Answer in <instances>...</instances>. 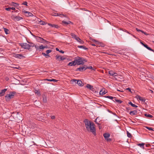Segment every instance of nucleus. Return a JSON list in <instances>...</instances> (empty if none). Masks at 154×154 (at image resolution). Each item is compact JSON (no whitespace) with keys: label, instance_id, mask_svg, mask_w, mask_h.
Returning <instances> with one entry per match:
<instances>
[{"label":"nucleus","instance_id":"1","mask_svg":"<svg viewBox=\"0 0 154 154\" xmlns=\"http://www.w3.org/2000/svg\"><path fill=\"white\" fill-rule=\"evenodd\" d=\"M86 130L88 131H90L94 135H96V131L95 125L94 123L88 119H85L84 121Z\"/></svg>","mask_w":154,"mask_h":154},{"label":"nucleus","instance_id":"2","mask_svg":"<svg viewBox=\"0 0 154 154\" xmlns=\"http://www.w3.org/2000/svg\"><path fill=\"white\" fill-rule=\"evenodd\" d=\"M76 63L77 65H80L81 64H83L85 62H86L87 60L84 58L78 57L75 58Z\"/></svg>","mask_w":154,"mask_h":154},{"label":"nucleus","instance_id":"3","mask_svg":"<svg viewBox=\"0 0 154 154\" xmlns=\"http://www.w3.org/2000/svg\"><path fill=\"white\" fill-rule=\"evenodd\" d=\"M19 45L23 48L28 49L29 51H32L31 48H30V45L26 43H20Z\"/></svg>","mask_w":154,"mask_h":154},{"label":"nucleus","instance_id":"4","mask_svg":"<svg viewBox=\"0 0 154 154\" xmlns=\"http://www.w3.org/2000/svg\"><path fill=\"white\" fill-rule=\"evenodd\" d=\"M15 91L10 92L9 94H7L5 96V98L6 100H10L14 97V95L16 94Z\"/></svg>","mask_w":154,"mask_h":154},{"label":"nucleus","instance_id":"5","mask_svg":"<svg viewBox=\"0 0 154 154\" xmlns=\"http://www.w3.org/2000/svg\"><path fill=\"white\" fill-rule=\"evenodd\" d=\"M71 81L72 82H74L75 83H77L78 85L80 86H82L84 85L83 84L81 80L73 79Z\"/></svg>","mask_w":154,"mask_h":154},{"label":"nucleus","instance_id":"6","mask_svg":"<svg viewBox=\"0 0 154 154\" xmlns=\"http://www.w3.org/2000/svg\"><path fill=\"white\" fill-rule=\"evenodd\" d=\"M14 56L15 57L21 59L23 58H25V57L22 54H14Z\"/></svg>","mask_w":154,"mask_h":154},{"label":"nucleus","instance_id":"7","mask_svg":"<svg viewBox=\"0 0 154 154\" xmlns=\"http://www.w3.org/2000/svg\"><path fill=\"white\" fill-rule=\"evenodd\" d=\"M86 70V67L82 66L77 68L76 69V71H79L81 72H83Z\"/></svg>","mask_w":154,"mask_h":154},{"label":"nucleus","instance_id":"8","mask_svg":"<svg viewBox=\"0 0 154 154\" xmlns=\"http://www.w3.org/2000/svg\"><path fill=\"white\" fill-rule=\"evenodd\" d=\"M13 19L15 21H18L23 19V18L19 16H13Z\"/></svg>","mask_w":154,"mask_h":154},{"label":"nucleus","instance_id":"9","mask_svg":"<svg viewBox=\"0 0 154 154\" xmlns=\"http://www.w3.org/2000/svg\"><path fill=\"white\" fill-rule=\"evenodd\" d=\"M136 97L137 100H138L140 101H142L143 102H145L146 101V99L139 95H137L136 96Z\"/></svg>","mask_w":154,"mask_h":154},{"label":"nucleus","instance_id":"10","mask_svg":"<svg viewBox=\"0 0 154 154\" xmlns=\"http://www.w3.org/2000/svg\"><path fill=\"white\" fill-rule=\"evenodd\" d=\"M77 65L76 63V61L75 59L73 61L69 62L68 64V65L69 66H75Z\"/></svg>","mask_w":154,"mask_h":154},{"label":"nucleus","instance_id":"11","mask_svg":"<svg viewBox=\"0 0 154 154\" xmlns=\"http://www.w3.org/2000/svg\"><path fill=\"white\" fill-rule=\"evenodd\" d=\"M48 25L51 26L52 27H54L56 29H59L60 27L58 26L57 25L53 24L51 23H48Z\"/></svg>","mask_w":154,"mask_h":154},{"label":"nucleus","instance_id":"12","mask_svg":"<svg viewBox=\"0 0 154 154\" xmlns=\"http://www.w3.org/2000/svg\"><path fill=\"white\" fill-rule=\"evenodd\" d=\"M7 89H4L1 91L0 92V97H2L4 95L5 92L7 91Z\"/></svg>","mask_w":154,"mask_h":154},{"label":"nucleus","instance_id":"13","mask_svg":"<svg viewBox=\"0 0 154 154\" xmlns=\"http://www.w3.org/2000/svg\"><path fill=\"white\" fill-rule=\"evenodd\" d=\"M23 12H24L26 14V15L27 17H31L33 15L32 13L29 11H23Z\"/></svg>","mask_w":154,"mask_h":154},{"label":"nucleus","instance_id":"14","mask_svg":"<svg viewBox=\"0 0 154 154\" xmlns=\"http://www.w3.org/2000/svg\"><path fill=\"white\" fill-rule=\"evenodd\" d=\"M130 114L132 115H136L137 114V110H134L133 111H131L129 113Z\"/></svg>","mask_w":154,"mask_h":154},{"label":"nucleus","instance_id":"15","mask_svg":"<svg viewBox=\"0 0 154 154\" xmlns=\"http://www.w3.org/2000/svg\"><path fill=\"white\" fill-rule=\"evenodd\" d=\"M37 39L38 42L42 43L43 42L44 40H45V39L43 38L39 37H37Z\"/></svg>","mask_w":154,"mask_h":154},{"label":"nucleus","instance_id":"16","mask_svg":"<svg viewBox=\"0 0 154 154\" xmlns=\"http://www.w3.org/2000/svg\"><path fill=\"white\" fill-rule=\"evenodd\" d=\"M103 136L105 139L106 140L110 137V134L108 133H105L103 134Z\"/></svg>","mask_w":154,"mask_h":154},{"label":"nucleus","instance_id":"17","mask_svg":"<svg viewBox=\"0 0 154 154\" xmlns=\"http://www.w3.org/2000/svg\"><path fill=\"white\" fill-rule=\"evenodd\" d=\"M97 44V45L96 46L97 47L100 46L103 47L105 46V45L99 42H98Z\"/></svg>","mask_w":154,"mask_h":154},{"label":"nucleus","instance_id":"18","mask_svg":"<svg viewBox=\"0 0 154 154\" xmlns=\"http://www.w3.org/2000/svg\"><path fill=\"white\" fill-rule=\"evenodd\" d=\"M77 47L79 48H82L84 50H86L88 49L84 45H78Z\"/></svg>","mask_w":154,"mask_h":154},{"label":"nucleus","instance_id":"19","mask_svg":"<svg viewBox=\"0 0 154 154\" xmlns=\"http://www.w3.org/2000/svg\"><path fill=\"white\" fill-rule=\"evenodd\" d=\"M71 22L70 21L66 22L64 20L62 22V24L66 25H67L69 24Z\"/></svg>","mask_w":154,"mask_h":154},{"label":"nucleus","instance_id":"20","mask_svg":"<svg viewBox=\"0 0 154 154\" xmlns=\"http://www.w3.org/2000/svg\"><path fill=\"white\" fill-rule=\"evenodd\" d=\"M144 46L148 50H149L152 51H154L152 49L150 48L149 47H148V45L147 44H145V45H144Z\"/></svg>","mask_w":154,"mask_h":154},{"label":"nucleus","instance_id":"21","mask_svg":"<svg viewBox=\"0 0 154 154\" xmlns=\"http://www.w3.org/2000/svg\"><path fill=\"white\" fill-rule=\"evenodd\" d=\"M43 101L44 103H46L47 101V98L46 96L45 95H42Z\"/></svg>","mask_w":154,"mask_h":154},{"label":"nucleus","instance_id":"22","mask_svg":"<svg viewBox=\"0 0 154 154\" xmlns=\"http://www.w3.org/2000/svg\"><path fill=\"white\" fill-rule=\"evenodd\" d=\"M128 103L133 107H138V106L136 105L133 104L131 101L129 102Z\"/></svg>","mask_w":154,"mask_h":154},{"label":"nucleus","instance_id":"23","mask_svg":"<svg viewBox=\"0 0 154 154\" xmlns=\"http://www.w3.org/2000/svg\"><path fill=\"white\" fill-rule=\"evenodd\" d=\"M4 29L6 34H8L9 33L10 31L8 29L5 28H4Z\"/></svg>","mask_w":154,"mask_h":154},{"label":"nucleus","instance_id":"24","mask_svg":"<svg viewBox=\"0 0 154 154\" xmlns=\"http://www.w3.org/2000/svg\"><path fill=\"white\" fill-rule=\"evenodd\" d=\"M46 80L48 81L49 82H57L58 81V80L54 79H46Z\"/></svg>","mask_w":154,"mask_h":154},{"label":"nucleus","instance_id":"25","mask_svg":"<svg viewBox=\"0 0 154 154\" xmlns=\"http://www.w3.org/2000/svg\"><path fill=\"white\" fill-rule=\"evenodd\" d=\"M86 87L87 88L91 90V88L92 89L93 86L89 84H88L86 85Z\"/></svg>","mask_w":154,"mask_h":154},{"label":"nucleus","instance_id":"26","mask_svg":"<svg viewBox=\"0 0 154 154\" xmlns=\"http://www.w3.org/2000/svg\"><path fill=\"white\" fill-rule=\"evenodd\" d=\"M144 145L145 144L144 143H139L137 144L138 146H139L140 147H142L143 149H144Z\"/></svg>","mask_w":154,"mask_h":154},{"label":"nucleus","instance_id":"27","mask_svg":"<svg viewBox=\"0 0 154 154\" xmlns=\"http://www.w3.org/2000/svg\"><path fill=\"white\" fill-rule=\"evenodd\" d=\"M144 115L145 116L147 117L152 118L153 117V116L152 115L149 114L145 113Z\"/></svg>","mask_w":154,"mask_h":154},{"label":"nucleus","instance_id":"28","mask_svg":"<svg viewBox=\"0 0 154 154\" xmlns=\"http://www.w3.org/2000/svg\"><path fill=\"white\" fill-rule=\"evenodd\" d=\"M70 35L72 36V38H74V39L77 37V36L75 35L72 33H70Z\"/></svg>","mask_w":154,"mask_h":154},{"label":"nucleus","instance_id":"29","mask_svg":"<svg viewBox=\"0 0 154 154\" xmlns=\"http://www.w3.org/2000/svg\"><path fill=\"white\" fill-rule=\"evenodd\" d=\"M40 24L41 25H45L46 24H47V23H46L45 22L43 21H42V20H41L40 21Z\"/></svg>","mask_w":154,"mask_h":154},{"label":"nucleus","instance_id":"30","mask_svg":"<svg viewBox=\"0 0 154 154\" xmlns=\"http://www.w3.org/2000/svg\"><path fill=\"white\" fill-rule=\"evenodd\" d=\"M146 128L149 131H154V130L153 129V128L151 127L146 126Z\"/></svg>","mask_w":154,"mask_h":154},{"label":"nucleus","instance_id":"31","mask_svg":"<svg viewBox=\"0 0 154 154\" xmlns=\"http://www.w3.org/2000/svg\"><path fill=\"white\" fill-rule=\"evenodd\" d=\"M100 94L101 95H104L106 93V92H105V91H103V90H101L100 91Z\"/></svg>","mask_w":154,"mask_h":154},{"label":"nucleus","instance_id":"32","mask_svg":"<svg viewBox=\"0 0 154 154\" xmlns=\"http://www.w3.org/2000/svg\"><path fill=\"white\" fill-rule=\"evenodd\" d=\"M127 136L128 137L131 138L132 137V136H131V134L130 133H129L128 131H127Z\"/></svg>","mask_w":154,"mask_h":154},{"label":"nucleus","instance_id":"33","mask_svg":"<svg viewBox=\"0 0 154 154\" xmlns=\"http://www.w3.org/2000/svg\"><path fill=\"white\" fill-rule=\"evenodd\" d=\"M114 72L113 71H110L109 72V73L111 75H114Z\"/></svg>","mask_w":154,"mask_h":154},{"label":"nucleus","instance_id":"34","mask_svg":"<svg viewBox=\"0 0 154 154\" xmlns=\"http://www.w3.org/2000/svg\"><path fill=\"white\" fill-rule=\"evenodd\" d=\"M12 5L14 7H17V5H18V4L14 2H12Z\"/></svg>","mask_w":154,"mask_h":154},{"label":"nucleus","instance_id":"35","mask_svg":"<svg viewBox=\"0 0 154 154\" xmlns=\"http://www.w3.org/2000/svg\"><path fill=\"white\" fill-rule=\"evenodd\" d=\"M86 69H93V70L94 69L93 68V67L92 66H86Z\"/></svg>","mask_w":154,"mask_h":154},{"label":"nucleus","instance_id":"36","mask_svg":"<svg viewBox=\"0 0 154 154\" xmlns=\"http://www.w3.org/2000/svg\"><path fill=\"white\" fill-rule=\"evenodd\" d=\"M45 48V47H44V46L42 45H40L39 47V49H44Z\"/></svg>","mask_w":154,"mask_h":154},{"label":"nucleus","instance_id":"37","mask_svg":"<svg viewBox=\"0 0 154 154\" xmlns=\"http://www.w3.org/2000/svg\"><path fill=\"white\" fill-rule=\"evenodd\" d=\"M106 98H109L110 99H112L113 98V97L111 96H107L105 97Z\"/></svg>","mask_w":154,"mask_h":154},{"label":"nucleus","instance_id":"38","mask_svg":"<svg viewBox=\"0 0 154 154\" xmlns=\"http://www.w3.org/2000/svg\"><path fill=\"white\" fill-rule=\"evenodd\" d=\"M34 92L35 94H37L38 95H40V92L37 90H35Z\"/></svg>","mask_w":154,"mask_h":154},{"label":"nucleus","instance_id":"39","mask_svg":"<svg viewBox=\"0 0 154 154\" xmlns=\"http://www.w3.org/2000/svg\"><path fill=\"white\" fill-rule=\"evenodd\" d=\"M75 39L78 42H79V41L81 40V39L77 36L75 38Z\"/></svg>","mask_w":154,"mask_h":154},{"label":"nucleus","instance_id":"40","mask_svg":"<svg viewBox=\"0 0 154 154\" xmlns=\"http://www.w3.org/2000/svg\"><path fill=\"white\" fill-rule=\"evenodd\" d=\"M52 51V50H47L46 51V53L47 54H48L51 53Z\"/></svg>","mask_w":154,"mask_h":154},{"label":"nucleus","instance_id":"41","mask_svg":"<svg viewBox=\"0 0 154 154\" xmlns=\"http://www.w3.org/2000/svg\"><path fill=\"white\" fill-rule=\"evenodd\" d=\"M116 101L117 102L119 103H121L122 102L121 100L118 99L116 100Z\"/></svg>","mask_w":154,"mask_h":154},{"label":"nucleus","instance_id":"42","mask_svg":"<svg viewBox=\"0 0 154 154\" xmlns=\"http://www.w3.org/2000/svg\"><path fill=\"white\" fill-rule=\"evenodd\" d=\"M91 90L94 93H96L97 92L96 91H95V89H94V88H93V87L92 89V88H91Z\"/></svg>","mask_w":154,"mask_h":154},{"label":"nucleus","instance_id":"43","mask_svg":"<svg viewBox=\"0 0 154 154\" xmlns=\"http://www.w3.org/2000/svg\"><path fill=\"white\" fill-rule=\"evenodd\" d=\"M5 10L7 11H10L11 9V7H8L5 8Z\"/></svg>","mask_w":154,"mask_h":154},{"label":"nucleus","instance_id":"44","mask_svg":"<svg viewBox=\"0 0 154 154\" xmlns=\"http://www.w3.org/2000/svg\"><path fill=\"white\" fill-rule=\"evenodd\" d=\"M35 47L36 48V50L37 51L39 49V47L37 45H35Z\"/></svg>","mask_w":154,"mask_h":154},{"label":"nucleus","instance_id":"45","mask_svg":"<svg viewBox=\"0 0 154 154\" xmlns=\"http://www.w3.org/2000/svg\"><path fill=\"white\" fill-rule=\"evenodd\" d=\"M66 59V58L64 57H60V60H63Z\"/></svg>","mask_w":154,"mask_h":154},{"label":"nucleus","instance_id":"46","mask_svg":"<svg viewBox=\"0 0 154 154\" xmlns=\"http://www.w3.org/2000/svg\"><path fill=\"white\" fill-rule=\"evenodd\" d=\"M42 54L44 56H45L46 58H48L47 57H46V55H48V54H45V53L43 52L42 53Z\"/></svg>","mask_w":154,"mask_h":154},{"label":"nucleus","instance_id":"47","mask_svg":"<svg viewBox=\"0 0 154 154\" xmlns=\"http://www.w3.org/2000/svg\"><path fill=\"white\" fill-rule=\"evenodd\" d=\"M27 2H23L22 3V5H27Z\"/></svg>","mask_w":154,"mask_h":154},{"label":"nucleus","instance_id":"48","mask_svg":"<svg viewBox=\"0 0 154 154\" xmlns=\"http://www.w3.org/2000/svg\"><path fill=\"white\" fill-rule=\"evenodd\" d=\"M92 40L93 42H95L97 44L98 42V41H97L96 40L92 39Z\"/></svg>","mask_w":154,"mask_h":154},{"label":"nucleus","instance_id":"49","mask_svg":"<svg viewBox=\"0 0 154 154\" xmlns=\"http://www.w3.org/2000/svg\"><path fill=\"white\" fill-rule=\"evenodd\" d=\"M51 119H55V117L54 116H51Z\"/></svg>","mask_w":154,"mask_h":154},{"label":"nucleus","instance_id":"50","mask_svg":"<svg viewBox=\"0 0 154 154\" xmlns=\"http://www.w3.org/2000/svg\"><path fill=\"white\" fill-rule=\"evenodd\" d=\"M57 14V16H59L60 15H63L64 17H66V16H65V15H64V14Z\"/></svg>","mask_w":154,"mask_h":154},{"label":"nucleus","instance_id":"51","mask_svg":"<svg viewBox=\"0 0 154 154\" xmlns=\"http://www.w3.org/2000/svg\"><path fill=\"white\" fill-rule=\"evenodd\" d=\"M150 147L151 149H154V145H151Z\"/></svg>","mask_w":154,"mask_h":154},{"label":"nucleus","instance_id":"52","mask_svg":"<svg viewBox=\"0 0 154 154\" xmlns=\"http://www.w3.org/2000/svg\"><path fill=\"white\" fill-rule=\"evenodd\" d=\"M151 145L149 144H146V146L147 147H149Z\"/></svg>","mask_w":154,"mask_h":154},{"label":"nucleus","instance_id":"53","mask_svg":"<svg viewBox=\"0 0 154 154\" xmlns=\"http://www.w3.org/2000/svg\"><path fill=\"white\" fill-rule=\"evenodd\" d=\"M112 100L114 102L116 101V100H117V99H116V98L114 97H113V98Z\"/></svg>","mask_w":154,"mask_h":154},{"label":"nucleus","instance_id":"54","mask_svg":"<svg viewBox=\"0 0 154 154\" xmlns=\"http://www.w3.org/2000/svg\"><path fill=\"white\" fill-rule=\"evenodd\" d=\"M32 45H30V48H31V47H35V45L34 44H33L32 43Z\"/></svg>","mask_w":154,"mask_h":154},{"label":"nucleus","instance_id":"55","mask_svg":"<svg viewBox=\"0 0 154 154\" xmlns=\"http://www.w3.org/2000/svg\"><path fill=\"white\" fill-rule=\"evenodd\" d=\"M106 140H107V141H111L112 140V139H110V138H107Z\"/></svg>","mask_w":154,"mask_h":154},{"label":"nucleus","instance_id":"56","mask_svg":"<svg viewBox=\"0 0 154 154\" xmlns=\"http://www.w3.org/2000/svg\"><path fill=\"white\" fill-rule=\"evenodd\" d=\"M140 44L142 45L143 46H144L145 44L142 41L140 42Z\"/></svg>","mask_w":154,"mask_h":154},{"label":"nucleus","instance_id":"57","mask_svg":"<svg viewBox=\"0 0 154 154\" xmlns=\"http://www.w3.org/2000/svg\"><path fill=\"white\" fill-rule=\"evenodd\" d=\"M97 119L95 120L94 122H95V123H96V124H97V125H99L100 124L99 123H98L97 122Z\"/></svg>","mask_w":154,"mask_h":154},{"label":"nucleus","instance_id":"58","mask_svg":"<svg viewBox=\"0 0 154 154\" xmlns=\"http://www.w3.org/2000/svg\"><path fill=\"white\" fill-rule=\"evenodd\" d=\"M79 42L81 44H83L84 43L83 41L81 40V41H79Z\"/></svg>","mask_w":154,"mask_h":154},{"label":"nucleus","instance_id":"59","mask_svg":"<svg viewBox=\"0 0 154 154\" xmlns=\"http://www.w3.org/2000/svg\"><path fill=\"white\" fill-rule=\"evenodd\" d=\"M118 75V74L117 73H116L115 72L114 73V75H113V76H117Z\"/></svg>","mask_w":154,"mask_h":154},{"label":"nucleus","instance_id":"60","mask_svg":"<svg viewBox=\"0 0 154 154\" xmlns=\"http://www.w3.org/2000/svg\"><path fill=\"white\" fill-rule=\"evenodd\" d=\"M126 89L127 90H128L129 92H131V89L130 88H127Z\"/></svg>","mask_w":154,"mask_h":154},{"label":"nucleus","instance_id":"61","mask_svg":"<svg viewBox=\"0 0 154 154\" xmlns=\"http://www.w3.org/2000/svg\"><path fill=\"white\" fill-rule=\"evenodd\" d=\"M125 32H127V33L129 34H130V33L128 32L127 30H126V29H124V30H123Z\"/></svg>","mask_w":154,"mask_h":154},{"label":"nucleus","instance_id":"62","mask_svg":"<svg viewBox=\"0 0 154 154\" xmlns=\"http://www.w3.org/2000/svg\"><path fill=\"white\" fill-rule=\"evenodd\" d=\"M59 57H60V56L58 55H56L55 56V57H56V59H58L59 58Z\"/></svg>","mask_w":154,"mask_h":154},{"label":"nucleus","instance_id":"63","mask_svg":"<svg viewBox=\"0 0 154 154\" xmlns=\"http://www.w3.org/2000/svg\"><path fill=\"white\" fill-rule=\"evenodd\" d=\"M136 30H137V31H138V32H141V30H140V29H138V28H137L136 29Z\"/></svg>","mask_w":154,"mask_h":154},{"label":"nucleus","instance_id":"64","mask_svg":"<svg viewBox=\"0 0 154 154\" xmlns=\"http://www.w3.org/2000/svg\"><path fill=\"white\" fill-rule=\"evenodd\" d=\"M59 52L61 53H62V54L64 53V51L62 50L60 51Z\"/></svg>","mask_w":154,"mask_h":154}]
</instances>
